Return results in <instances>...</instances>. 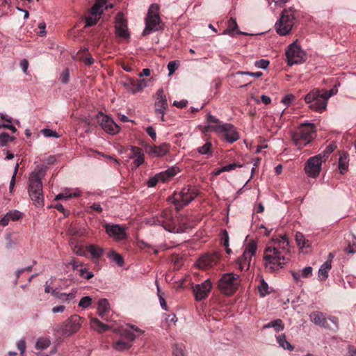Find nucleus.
<instances>
[{
	"mask_svg": "<svg viewBox=\"0 0 356 356\" xmlns=\"http://www.w3.org/2000/svg\"><path fill=\"white\" fill-rule=\"evenodd\" d=\"M159 182V179L157 177V175L151 177L148 181H147V185L148 187H154L155 186L157 183Z\"/></svg>",
	"mask_w": 356,
	"mask_h": 356,
	"instance_id": "61",
	"label": "nucleus"
},
{
	"mask_svg": "<svg viewBox=\"0 0 356 356\" xmlns=\"http://www.w3.org/2000/svg\"><path fill=\"white\" fill-rule=\"evenodd\" d=\"M310 319L314 325L321 326L325 329L330 328L329 324L322 312H316L312 313L310 315Z\"/></svg>",
	"mask_w": 356,
	"mask_h": 356,
	"instance_id": "24",
	"label": "nucleus"
},
{
	"mask_svg": "<svg viewBox=\"0 0 356 356\" xmlns=\"http://www.w3.org/2000/svg\"><path fill=\"white\" fill-rule=\"evenodd\" d=\"M269 64H270V61L268 60L260 59V60L255 61L254 66L257 68L266 70L268 67Z\"/></svg>",
	"mask_w": 356,
	"mask_h": 356,
	"instance_id": "49",
	"label": "nucleus"
},
{
	"mask_svg": "<svg viewBox=\"0 0 356 356\" xmlns=\"http://www.w3.org/2000/svg\"><path fill=\"white\" fill-rule=\"evenodd\" d=\"M337 148V145L334 142L330 143L325 148V149L321 154L318 155H321V159L324 161L330 156V154L334 152V150Z\"/></svg>",
	"mask_w": 356,
	"mask_h": 356,
	"instance_id": "41",
	"label": "nucleus"
},
{
	"mask_svg": "<svg viewBox=\"0 0 356 356\" xmlns=\"http://www.w3.org/2000/svg\"><path fill=\"white\" fill-rule=\"evenodd\" d=\"M7 214L10 220L13 221L19 220L23 216V213L17 210L10 211Z\"/></svg>",
	"mask_w": 356,
	"mask_h": 356,
	"instance_id": "46",
	"label": "nucleus"
},
{
	"mask_svg": "<svg viewBox=\"0 0 356 356\" xmlns=\"http://www.w3.org/2000/svg\"><path fill=\"white\" fill-rule=\"evenodd\" d=\"M239 284V275L229 273L222 275L218 282V288L222 293L227 296H231L236 292Z\"/></svg>",
	"mask_w": 356,
	"mask_h": 356,
	"instance_id": "7",
	"label": "nucleus"
},
{
	"mask_svg": "<svg viewBox=\"0 0 356 356\" xmlns=\"http://www.w3.org/2000/svg\"><path fill=\"white\" fill-rule=\"evenodd\" d=\"M14 140V138L10 136L8 134L5 132L0 134V146L4 147L10 140Z\"/></svg>",
	"mask_w": 356,
	"mask_h": 356,
	"instance_id": "45",
	"label": "nucleus"
},
{
	"mask_svg": "<svg viewBox=\"0 0 356 356\" xmlns=\"http://www.w3.org/2000/svg\"><path fill=\"white\" fill-rule=\"evenodd\" d=\"M271 241L273 245H267L264 253L265 269L270 273L284 268L289 261L286 254L290 252L289 241L286 234L273 237Z\"/></svg>",
	"mask_w": 356,
	"mask_h": 356,
	"instance_id": "1",
	"label": "nucleus"
},
{
	"mask_svg": "<svg viewBox=\"0 0 356 356\" xmlns=\"http://www.w3.org/2000/svg\"><path fill=\"white\" fill-rule=\"evenodd\" d=\"M258 291L261 297H265L270 293L268 284L263 278L261 280L260 284L258 286Z\"/></svg>",
	"mask_w": 356,
	"mask_h": 356,
	"instance_id": "42",
	"label": "nucleus"
},
{
	"mask_svg": "<svg viewBox=\"0 0 356 356\" xmlns=\"http://www.w3.org/2000/svg\"><path fill=\"white\" fill-rule=\"evenodd\" d=\"M122 85L127 91L133 94L138 92V89L136 88L137 86L136 79L128 78L125 81L122 82Z\"/></svg>",
	"mask_w": 356,
	"mask_h": 356,
	"instance_id": "35",
	"label": "nucleus"
},
{
	"mask_svg": "<svg viewBox=\"0 0 356 356\" xmlns=\"http://www.w3.org/2000/svg\"><path fill=\"white\" fill-rule=\"evenodd\" d=\"M92 303V298L90 296H84L83 297L79 302V306L83 308L88 307Z\"/></svg>",
	"mask_w": 356,
	"mask_h": 356,
	"instance_id": "50",
	"label": "nucleus"
},
{
	"mask_svg": "<svg viewBox=\"0 0 356 356\" xmlns=\"http://www.w3.org/2000/svg\"><path fill=\"white\" fill-rule=\"evenodd\" d=\"M178 66H179V61H177V60H173V61L169 62L168 64V70L169 72V75L172 74L176 71Z\"/></svg>",
	"mask_w": 356,
	"mask_h": 356,
	"instance_id": "55",
	"label": "nucleus"
},
{
	"mask_svg": "<svg viewBox=\"0 0 356 356\" xmlns=\"http://www.w3.org/2000/svg\"><path fill=\"white\" fill-rule=\"evenodd\" d=\"M257 244L254 241H250L245 247L242 256L240 257L243 261L251 262L252 257L255 254Z\"/></svg>",
	"mask_w": 356,
	"mask_h": 356,
	"instance_id": "23",
	"label": "nucleus"
},
{
	"mask_svg": "<svg viewBox=\"0 0 356 356\" xmlns=\"http://www.w3.org/2000/svg\"><path fill=\"white\" fill-rule=\"evenodd\" d=\"M108 257L115 261L118 266H122L124 264L122 257L114 250L108 253Z\"/></svg>",
	"mask_w": 356,
	"mask_h": 356,
	"instance_id": "40",
	"label": "nucleus"
},
{
	"mask_svg": "<svg viewBox=\"0 0 356 356\" xmlns=\"http://www.w3.org/2000/svg\"><path fill=\"white\" fill-rule=\"evenodd\" d=\"M100 116L102 118L99 122V125L105 132L111 135H115L119 133L120 128L119 125L114 122L111 117L104 115L102 111L98 112L97 118H99Z\"/></svg>",
	"mask_w": 356,
	"mask_h": 356,
	"instance_id": "16",
	"label": "nucleus"
},
{
	"mask_svg": "<svg viewBox=\"0 0 356 356\" xmlns=\"http://www.w3.org/2000/svg\"><path fill=\"white\" fill-rule=\"evenodd\" d=\"M274 328L276 332L282 331L284 328V325L283 321L280 319H275L273 321H271L270 322L264 325L263 329H269V328Z\"/></svg>",
	"mask_w": 356,
	"mask_h": 356,
	"instance_id": "33",
	"label": "nucleus"
},
{
	"mask_svg": "<svg viewBox=\"0 0 356 356\" xmlns=\"http://www.w3.org/2000/svg\"><path fill=\"white\" fill-rule=\"evenodd\" d=\"M333 94V90L315 89L307 93L304 99L310 109L322 113L326 109L327 100Z\"/></svg>",
	"mask_w": 356,
	"mask_h": 356,
	"instance_id": "3",
	"label": "nucleus"
},
{
	"mask_svg": "<svg viewBox=\"0 0 356 356\" xmlns=\"http://www.w3.org/2000/svg\"><path fill=\"white\" fill-rule=\"evenodd\" d=\"M115 34L118 38L129 39L130 33L128 30L127 20L122 12L118 13L115 19Z\"/></svg>",
	"mask_w": 356,
	"mask_h": 356,
	"instance_id": "15",
	"label": "nucleus"
},
{
	"mask_svg": "<svg viewBox=\"0 0 356 356\" xmlns=\"http://www.w3.org/2000/svg\"><path fill=\"white\" fill-rule=\"evenodd\" d=\"M131 154L129 156V159H135V167L138 168L145 162V155L143 150L136 146H131Z\"/></svg>",
	"mask_w": 356,
	"mask_h": 356,
	"instance_id": "22",
	"label": "nucleus"
},
{
	"mask_svg": "<svg viewBox=\"0 0 356 356\" xmlns=\"http://www.w3.org/2000/svg\"><path fill=\"white\" fill-rule=\"evenodd\" d=\"M331 268V261H326L321 266L318 270V277L321 280L324 281L328 277V272Z\"/></svg>",
	"mask_w": 356,
	"mask_h": 356,
	"instance_id": "31",
	"label": "nucleus"
},
{
	"mask_svg": "<svg viewBox=\"0 0 356 356\" xmlns=\"http://www.w3.org/2000/svg\"><path fill=\"white\" fill-rule=\"evenodd\" d=\"M173 356H184L182 345H175L173 346Z\"/></svg>",
	"mask_w": 356,
	"mask_h": 356,
	"instance_id": "59",
	"label": "nucleus"
},
{
	"mask_svg": "<svg viewBox=\"0 0 356 356\" xmlns=\"http://www.w3.org/2000/svg\"><path fill=\"white\" fill-rule=\"evenodd\" d=\"M79 273V275L86 280H90L94 277L93 273L88 271L86 268H80Z\"/></svg>",
	"mask_w": 356,
	"mask_h": 356,
	"instance_id": "51",
	"label": "nucleus"
},
{
	"mask_svg": "<svg viewBox=\"0 0 356 356\" xmlns=\"http://www.w3.org/2000/svg\"><path fill=\"white\" fill-rule=\"evenodd\" d=\"M131 346V342L118 340L113 344V348L118 351H124L129 350Z\"/></svg>",
	"mask_w": 356,
	"mask_h": 356,
	"instance_id": "36",
	"label": "nucleus"
},
{
	"mask_svg": "<svg viewBox=\"0 0 356 356\" xmlns=\"http://www.w3.org/2000/svg\"><path fill=\"white\" fill-rule=\"evenodd\" d=\"M51 344V341L47 338H39L36 342L35 348L37 349L44 350L47 348Z\"/></svg>",
	"mask_w": 356,
	"mask_h": 356,
	"instance_id": "43",
	"label": "nucleus"
},
{
	"mask_svg": "<svg viewBox=\"0 0 356 356\" xmlns=\"http://www.w3.org/2000/svg\"><path fill=\"white\" fill-rule=\"evenodd\" d=\"M163 29V24L159 16V6L156 3H152L149 7L145 18V27L142 35H149Z\"/></svg>",
	"mask_w": 356,
	"mask_h": 356,
	"instance_id": "5",
	"label": "nucleus"
},
{
	"mask_svg": "<svg viewBox=\"0 0 356 356\" xmlns=\"http://www.w3.org/2000/svg\"><path fill=\"white\" fill-rule=\"evenodd\" d=\"M220 241H221V244L225 248H227V246L229 245V234L226 229H222L220 232Z\"/></svg>",
	"mask_w": 356,
	"mask_h": 356,
	"instance_id": "44",
	"label": "nucleus"
},
{
	"mask_svg": "<svg viewBox=\"0 0 356 356\" xmlns=\"http://www.w3.org/2000/svg\"><path fill=\"white\" fill-rule=\"evenodd\" d=\"M76 293V289H73L72 292L69 293H60L56 291V289L51 290V295L55 298L60 299L61 300H71L75 298V295Z\"/></svg>",
	"mask_w": 356,
	"mask_h": 356,
	"instance_id": "30",
	"label": "nucleus"
},
{
	"mask_svg": "<svg viewBox=\"0 0 356 356\" xmlns=\"http://www.w3.org/2000/svg\"><path fill=\"white\" fill-rule=\"evenodd\" d=\"M145 150L152 157H163L169 153L170 145L165 143L159 145H146Z\"/></svg>",
	"mask_w": 356,
	"mask_h": 356,
	"instance_id": "18",
	"label": "nucleus"
},
{
	"mask_svg": "<svg viewBox=\"0 0 356 356\" xmlns=\"http://www.w3.org/2000/svg\"><path fill=\"white\" fill-rule=\"evenodd\" d=\"M315 134L316 126L314 123L303 122L296 131L291 134V139L298 149H300L314 140Z\"/></svg>",
	"mask_w": 356,
	"mask_h": 356,
	"instance_id": "4",
	"label": "nucleus"
},
{
	"mask_svg": "<svg viewBox=\"0 0 356 356\" xmlns=\"http://www.w3.org/2000/svg\"><path fill=\"white\" fill-rule=\"evenodd\" d=\"M42 132L45 137H53L56 138L59 137L58 134L56 131L50 129H44L42 130Z\"/></svg>",
	"mask_w": 356,
	"mask_h": 356,
	"instance_id": "56",
	"label": "nucleus"
},
{
	"mask_svg": "<svg viewBox=\"0 0 356 356\" xmlns=\"http://www.w3.org/2000/svg\"><path fill=\"white\" fill-rule=\"evenodd\" d=\"M212 129L224 137V139L229 143H233L239 138V134L236 127L230 123L212 126Z\"/></svg>",
	"mask_w": 356,
	"mask_h": 356,
	"instance_id": "11",
	"label": "nucleus"
},
{
	"mask_svg": "<svg viewBox=\"0 0 356 356\" xmlns=\"http://www.w3.org/2000/svg\"><path fill=\"white\" fill-rule=\"evenodd\" d=\"M294 20L293 8L284 9L280 19L275 24L277 34L283 36L288 35L294 25Z\"/></svg>",
	"mask_w": 356,
	"mask_h": 356,
	"instance_id": "6",
	"label": "nucleus"
},
{
	"mask_svg": "<svg viewBox=\"0 0 356 356\" xmlns=\"http://www.w3.org/2000/svg\"><path fill=\"white\" fill-rule=\"evenodd\" d=\"M237 167L241 168V167H242V165L236 163H232L222 166V170H225V172H229L232 170H234Z\"/></svg>",
	"mask_w": 356,
	"mask_h": 356,
	"instance_id": "62",
	"label": "nucleus"
},
{
	"mask_svg": "<svg viewBox=\"0 0 356 356\" xmlns=\"http://www.w3.org/2000/svg\"><path fill=\"white\" fill-rule=\"evenodd\" d=\"M147 134L151 137L153 140L156 139V134L154 128L152 126H149L146 128Z\"/></svg>",
	"mask_w": 356,
	"mask_h": 356,
	"instance_id": "64",
	"label": "nucleus"
},
{
	"mask_svg": "<svg viewBox=\"0 0 356 356\" xmlns=\"http://www.w3.org/2000/svg\"><path fill=\"white\" fill-rule=\"evenodd\" d=\"M111 312L110 304L107 299H100L97 302V314L105 321H108V315Z\"/></svg>",
	"mask_w": 356,
	"mask_h": 356,
	"instance_id": "21",
	"label": "nucleus"
},
{
	"mask_svg": "<svg viewBox=\"0 0 356 356\" xmlns=\"http://www.w3.org/2000/svg\"><path fill=\"white\" fill-rule=\"evenodd\" d=\"M157 291H158V296H159V302H160V305L161 307V308L165 310V311H168V306L166 305V302H165V300L164 299V298L160 294V289H159V286H157Z\"/></svg>",
	"mask_w": 356,
	"mask_h": 356,
	"instance_id": "60",
	"label": "nucleus"
},
{
	"mask_svg": "<svg viewBox=\"0 0 356 356\" xmlns=\"http://www.w3.org/2000/svg\"><path fill=\"white\" fill-rule=\"evenodd\" d=\"M99 19V17L93 15L86 17L85 18V26L86 27L92 26L97 23Z\"/></svg>",
	"mask_w": 356,
	"mask_h": 356,
	"instance_id": "47",
	"label": "nucleus"
},
{
	"mask_svg": "<svg viewBox=\"0 0 356 356\" xmlns=\"http://www.w3.org/2000/svg\"><path fill=\"white\" fill-rule=\"evenodd\" d=\"M212 284L209 279L206 280L202 284H195L193 287L195 298L197 301L206 299L211 289Z\"/></svg>",
	"mask_w": 356,
	"mask_h": 356,
	"instance_id": "17",
	"label": "nucleus"
},
{
	"mask_svg": "<svg viewBox=\"0 0 356 356\" xmlns=\"http://www.w3.org/2000/svg\"><path fill=\"white\" fill-rule=\"evenodd\" d=\"M207 122L209 124V126L211 128H212V126L221 124L220 123L219 119H218L214 115H212L210 113H208L207 114Z\"/></svg>",
	"mask_w": 356,
	"mask_h": 356,
	"instance_id": "48",
	"label": "nucleus"
},
{
	"mask_svg": "<svg viewBox=\"0 0 356 356\" xmlns=\"http://www.w3.org/2000/svg\"><path fill=\"white\" fill-rule=\"evenodd\" d=\"M153 223L163 226L166 230L172 232L170 227L175 224L172 216L167 213H163L160 217L154 218Z\"/></svg>",
	"mask_w": 356,
	"mask_h": 356,
	"instance_id": "20",
	"label": "nucleus"
},
{
	"mask_svg": "<svg viewBox=\"0 0 356 356\" xmlns=\"http://www.w3.org/2000/svg\"><path fill=\"white\" fill-rule=\"evenodd\" d=\"M104 5L102 3L96 1L94 5L90 8V13L91 15L97 16L99 17V16L103 13L104 12Z\"/></svg>",
	"mask_w": 356,
	"mask_h": 356,
	"instance_id": "37",
	"label": "nucleus"
},
{
	"mask_svg": "<svg viewBox=\"0 0 356 356\" xmlns=\"http://www.w3.org/2000/svg\"><path fill=\"white\" fill-rule=\"evenodd\" d=\"M197 195V191L191 186L184 187L178 194H174L170 200L177 209H181L191 203Z\"/></svg>",
	"mask_w": 356,
	"mask_h": 356,
	"instance_id": "9",
	"label": "nucleus"
},
{
	"mask_svg": "<svg viewBox=\"0 0 356 356\" xmlns=\"http://www.w3.org/2000/svg\"><path fill=\"white\" fill-rule=\"evenodd\" d=\"M168 108V104L163 88L157 91V98L154 103V111L157 118H159L161 122H165V114Z\"/></svg>",
	"mask_w": 356,
	"mask_h": 356,
	"instance_id": "12",
	"label": "nucleus"
},
{
	"mask_svg": "<svg viewBox=\"0 0 356 356\" xmlns=\"http://www.w3.org/2000/svg\"><path fill=\"white\" fill-rule=\"evenodd\" d=\"M348 154L346 152H342L340 154L338 162V168L340 173L344 175L348 168Z\"/></svg>",
	"mask_w": 356,
	"mask_h": 356,
	"instance_id": "28",
	"label": "nucleus"
},
{
	"mask_svg": "<svg viewBox=\"0 0 356 356\" xmlns=\"http://www.w3.org/2000/svg\"><path fill=\"white\" fill-rule=\"evenodd\" d=\"M138 92L142 91L147 86V81L145 79H136Z\"/></svg>",
	"mask_w": 356,
	"mask_h": 356,
	"instance_id": "58",
	"label": "nucleus"
},
{
	"mask_svg": "<svg viewBox=\"0 0 356 356\" xmlns=\"http://www.w3.org/2000/svg\"><path fill=\"white\" fill-rule=\"evenodd\" d=\"M323 159L321 155H316L310 157L305 165V171L306 174L312 178L317 177L321 170Z\"/></svg>",
	"mask_w": 356,
	"mask_h": 356,
	"instance_id": "14",
	"label": "nucleus"
},
{
	"mask_svg": "<svg viewBox=\"0 0 356 356\" xmlns=\"http://www.w3.org/2000/svg\"><path fill=\"white\" fill-rule=\"evenodd\" d=\"M220 259V254L217 252L207 254L201 257L197 261L200 268H207L216 265Z\"/></svg>",
	"mask_w": 356,
	"mask_h": 356,
	"instance_id": "19",
	"label": "nucleus"
},
{
	"mask_svg": "<svg viewBox=\"0 0 356 356\" xmlns=\"http://www.w3.org/2000/svg\"><path fill=\"white\" fill-rule=\"evenodd\" d=\"M106 233L116 241L127 238V227L120 224L106 223L104 225Z\"/></svg>",
	"mask_w": 356,
	"mask_h": 356,
	"instance_id": "13",
	"label": "nucleus"
},
{
	"mask_svg": "<svg viewBox=\"0 0 356 356\" xmlns=\"http://www.w3.org/2000/svg\"><path fill=\"white\" fill-rule=\"evenodd\" d=\"M179 172V168L176 166H172L168 168L167 170L157 173V177L159 179V181L165 182L170 179L175 177Z\"/></svg>",
	"mask_w": 356,
	"mask_h": 356,
	"instance_id": "26",
	"label": "nucleus"
},
{
	"mask_svg": "<svg viewBox=\"0 0 356 356\" xmlns=\"http://www.w3.org/2000/svg\"><path fill=\"white\" fill-rule=\"evenodd\" d=\"M295 99V96L293 94H287L281 99V102L286 106H289Z\"/></svg>",
	"mask_w": 356,
	"mask_h": 356,
	"instance_id": "52",
	"label": "nucleus"
},
{
	"mask_svg": "<svg viewBox=\"0 0 356 356\" xmlns=\"http://www.w3.org/2000/svg\"><path fill=\"white\" fill-rule=\"evenodd\" d=\"M130 327V330L124 329L122 331V336L125 337L129 342H132L136 339L137 334L140 335L143 332L142 330L136 327V325H129Z\"/></svg>",
	"mask_w": 356,
	"mask_h": 356,
	"instance_id": "27",
	"label": "nucleus"
},
{
	"mask_svg": "<svg viewBox=\"0 0 356 356\" xmlns=\"http://www.w3.org/2000/svg\"><path fill=\"white\" fill-rule=\"evenodd\" d=\"M313 269L311 266H307L302 269L300 272V275L303 278H308L312 275Z\"/></svg>",
	"mask_w": 356,
	"mask_h": 356,
	"instance_id": "54",
	"label": "nucleus"
},
{
	"mask_svg": "<svg viewBox=\"0 0 356 356\" xmlns=\"http://www.w3.org/2000/svg\"><path fill=\"white\" fill-rule=\"evenodd\" d=\"M239 268L241 270H248L250 268V262L247 261H243L242 259L239 258L238 260Z\"/></svg>",
	"mask_w": 356,
	"mask_h": 356,
	"instance_id": "63",
	"label": "nucleus"
},
{
	"mask_svg": "<svg viewBox=\"0 0 356 356\" xmlns=\"http://www.w3.org/2000/svg\"><path fill=\"white\" fill-rule=\"evenodd\" d=\"M238 26L236 22V19L234 17H230L229 19L227 22V29L222 32V35H229L231 36H233L234 31H236L237 34L238 35H248L247 33L241 31L238 29Z\"/></svg>",
	"mask_w": 356,
	"mask_h": 356,
	"instance_id": "25",
	"label": "nucleus"
},
{
	"mask_svg": "<svg viewBox=\"0 0 356 356\" xmlns=\"http://www.w3.org/2000/svg\"><path fill=\"white\" fill-rule=\"evenodd\" d=\"M79 195L80 193L79 191H76L72 193L69 191H65L63 193L58 194L55 197V200H67L72 197H79Z\"/></svg>",
	"mask_w": 356,
	"mask_h": 356,
	"instance_id": "38",
	"label": "nucleus"
},
{
	"mask_svg": "<svg viewBox=\"0 0 356 356\" xmlns=\"http://www.w3.org/2000/svg\"><path fill=\"white\" fill-rule=\"evenodd\" d=\"M80 321L81 317L79 316L73 315L64 322L57 325L54 330L62 335L70 336L79 330Z\"/></svg>",
	"mask_w": 356,
	"mask_h": 356,
	"instance_id": "8",
	"label": "nucleus"
},
{
	"mask_svg": "<svg viewBox=\"0 0 356 356\" xmlns=\"http://www.w3.org/2000/svg\"><path fill=\"white\" fill-rule=\"evenodd\" d=\"M356 250V241L353 238V241L350 242L348 246L344 249V251L347 254H354Z\"/></svg>",
	"mask_w": 356,
	"mask_h": 356,
	"instance_id": "57",
	"label": "nucleus"
},
{
	"mask_svg": "<svg viewBox=\"0 0 356 356\" xmlns=\"http://www.w3.org/2000/svg\"><path fill=\"white\" fill-rule=\"evenodd\" d=\"M90 327L92 330L98 332L99 333H103L110 329L109 325L103 323L97 318H92L90 319Z\"/></svg>",
	"mask_w": 356,
	"mask_h": 356,
	"instance_id": "29",
	"label": "nucleus"
},
{
	"mask_svg": "<svg viewBox=\"0 0 356 356\" xmlns=\"http://www.w3.org/2000/svg\"><path fill=\"white\" fill-rule=\"evenodd\" d=\"M212 143L210 141H207L202 146L199 147L197 149V152L202 155H211L212 154Z\"/></svg>",
	"mask_w": 356,
	"mask_h": 356,
	"instance_id": "39",
	"label": "nucleus"
},
{
	"mask_svg": "<svg viewBox=\"0 0 356 356\" xmlns=\"http://www.w3.org/2000/svg\"><path fill=\"white\" fill-rule=\"evenodd\" d=\"M86 250L91 254L92 259H99L104 254V249L95 245H89Z\"/></svg>",
	"mask_w": 356,
	"mask_h": 356,
	"instance_id": "34",
	"label": "nucleus"
},
{
	"mask_svg": "<svg viewBox=\"0 0 356 356\" xmlns=\"http://www.w3.org/2000/svg\"><path fill=\"white\" fill-rule=\"evenodd\" d=\"M287 64L292 66L306 60V54L296 42L291 43L286 49Z\"/></svg>",
	"mask_w": 356,
	"mask_h": 356,
	"instance_id": "10",
	"label": "nucleus"
},
{
	"mask_svg": "<svg viewBox=\"0 0 356 356\" xmlns=\"http://www.w3.org/2000/svg\"><path fill=\"white\" fill-rule=\"evenodd\" d=\"M47 167L37 165L30 174L28 181V193L35 206H44V195L42 190V179L45 177Z\"/></svg>",
	"mask_w": 356,
	"mask_h": 356,
	"instance_id": "2",
	"label": "nucleus"
},
{
	"mask_svg": "<svg viewBox=\"0 0 356 356\" xmlns=\"http://www.w3.org/2000/svg\"><path fill=\"white\" fill-rule=\"evenodd\" d=\"M276 340L279 346L284 350L292 351L295 348V347L286 339V335L284 334L277 336Z\"/></svg>",
	"mask_w": 356,
	"mask_h": 356,
	"instance_id": "32",
	"label": "nucleus"
},
{
	"mask_svg": "<svg viewBox=\"0 0 356 356\" xmlns=\"http://www.w3.org/2000/svg\"><path fill=\"white\" fill-rule=\"evenodd\" d=\"M60 81L63 84H67L70 81V71L68 68L64 70L60 76Z\"/></svg>",
	"mask_w": 356,
	"mask_h": 356,
	"instance_id": "53",
	"label": "nucleus"
}]
</instances>
